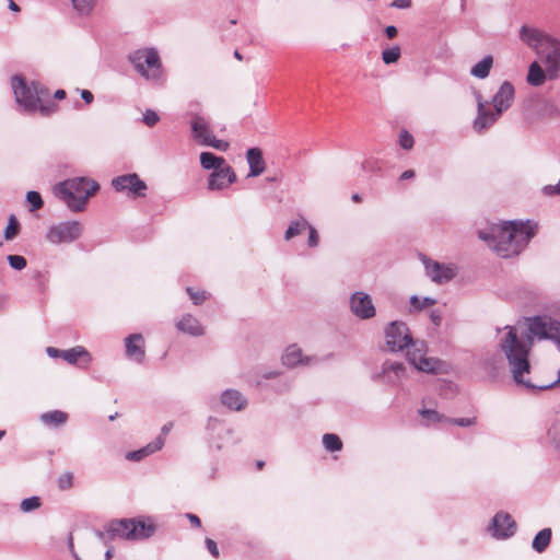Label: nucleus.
I'll list each match as a JSON object with an SVG mask.
<instances>
[{"mask_svg":"<svg viewBox=\"0 0 560 560\" xmlns=\"http://www.w3.org/2000/svg\"><path fill=\"white\" fill-rule=\"evenodd\" d=\"M537 223L527 221H508L494 224L487 231H479L478 236L487 243L498 256L510 258L517 256L536 235Z\"/></svg>","mask_w":560,"mask_h":560,"instance_id":"1","label":"nucleus"},{"mask_svg":"<svg viewBox=\"0 0 560 560\" xmlns=\"http://www.w3.org/2000/svg\"><path fill=\"white\" fill-rule=\"evenodd\" d=\"M11 85L15 102L26 113L39 112L47 116L56 109L55 103L49 101V90L39 82H28L24 77L15 74L11 78Z\"/></svg>","mask_w":560,"mask_h":560,"instance_id":"2","label":"nucleus"},{"mask_svg":"<svg viewBox=\"0 0 560 560\" xmlns=\"http://www.w3.org/2000/svg\"><path fill=\"white\" fill-rule=\"evenodd\" d=\"M100 189L96 180L89 177H73L65 179L54 186V194L62 200L72 212H81L86 202Z\"/></svg>","mask_w":560,"mask_h":560,"instance_id":"3","label":"nucleus"},{"mask_svg":"<svg viewBox=\"0 0 560 560\" xmlns=\"http://www.w3.org/2000/svg\"><path fill=\"white\" fill-rule=\"evenodd\" d=\"M155 525L140 518H121L112 521L105 532L96 530L95 535L100 540L106 541L115 537L127 540L148 539L155 533Z\"/></svg>","mask_w":560,"mask_h":560,"instance_id":"4","label":"nucleus"},{"mask_svg":"<svg viewBox=\"0 0 560 560\" xmlns=\"http://www.w3.org/2000/svg\"><path fill=\"white\" fill-rule=\"evenodd\" d=\"M128 61L142 78L151 82H161L163 67L155 48H140L128 55Z\"/></svg>","mask_w":560,"mask_h":560,"instance_id":"5","label":"nucleus"},{"mask_svg":"<svg viewBox=\"0 0 560 560\" xmlns=\"http://www.w3.org/2000/svg\"><path fill=\"white\" fill-rule=\"evenodd\" d=\"M385 343L389 352H402L411 350L417 339H413L408 325L402 320H394L384 329Z\"/></svg>","mask_w":560,"mask_h":560,"instance_id":"6","label":"nucleus"},{"mask_svg":"<svg viewBox=\"0 0 560 560\" xmlns=\"http://www.w3.org/2000/svg\"><path fill=\"white\" fill-rule=\"evenodd\" d=\"M528 320V336L527 339L518 340L525 345L530 343L533 346V338L552 340L557 348L560 350V322L551 318H545L542 316H534Z\"/></svg>","mask_w":560,"mask_h":560,"instance_id":"7","label":"nucleus"},{"mask_svg":"<svg viewBox=\"0 0 560 560\" xmlns=\"http://www.w3.org/2000/svg\"><path fill=\"white\" fill-rule=\"evenodd\" d=\"M427 343L417 339L413 348L406 353L408 362L419 372L435 374L441 370L443 362L436 358L427 357Z\"/></svg>","mask_w":560,"mask_h":560,"instance_id":"8","label":"nucleus"},{"mask_svg":"<svg viewBox=\"0 0 560 560\" xmlns=\"http://www.w3.org/2000/svg\"><path fill=\"white\" fill-rule=\"evenodd\" d=\"M83 232L79 221H63L49 228L46 238L49 243L58 245L77 241Z\"/></svg>","mask_w":560,"mask_h":560,"instance_id":"9","label":"nucleus"},{"mask_svg":"<svg viewBox=\"0 0 560 560\" xmlns=\"http://www.w3.org/2000/svg\"><path fill=\"white\" fill-rule=\"evenodd\" d=\"M520 38L528 47L536 50V52L542 58L548 50L549 46L556 38L551 37L546 32L536 27L523 25L520 30Z\"/></svg>","mask_w":560,"mask_h":560,"instance_id":"10","label":"nucleus"},{"mask_svg":"<svg viewBox=\"0 0 560 560\" xmlns=\"http://www.w3.org/2000/svg\"><path fill=\"white\" fill-rule=\"evenodd\" d=\"M420 260L423 264L425 275L438 284L447 283L456 277V267L453 265L432 260L422 254L420 255Z\"/></svg>","mask_w":560,"mask_h":560,"instance_id":"11","label":"nucleus"},{"mask_svg":"<svg viewBox=\"0 0 560 560\" xmlns=\"http://www.w3.org/2000/svg\"><path fill=\"white\" fill-rule=\"evenodd\" d=\"M477 102V116L472 121V128L477 132H483L489 129L501 117L502 114H495L497 108L489 107L490 102L483 100L479 92H475Z\"/></svg>","mask_w":560,"mask_h":560,"instance_id":"12","label":"nucleus"},{"mask_svg":"<svg viewBox=\"0 0 560 560\" xmlns=\"http://www.w3.org/2000/svg\"><path fill=\"white\" fill-rule=\"evenodd\" d=\"M112 186L116 191H127L132 198L145 196L147 184L137 173H130L117 176L112 179Z\"/></svg>","mask_w":560,"mask_h":560,"instance_id":"13","label":"nucleus"},{"mask_svg":"<svg viewBox=\"0 0 560 560\" xmlns=\"http://www.w3.org/2000/svg\"><path fill=\"white\" fill-rule=\"evenodd\" d=\"M406 374L407 368L402 362L386 360L382 363L381 371L372 375V380L386 385H397Z\"/></svg>","mask_w":560,"mask_h":560,"instance_id":"14","label":"nucleus"},{"mask_svg":"<svg viewBox=\"0 0 560 560\" xmlns=\"http://www.w3.org/2000/svg\"><path fill=\"white\" fill-rule=\"evenodd\" d=\"M265 380H275V383L270 385V388L278 394L288 393L293 385V378L282 375L278 370H266L255 373L252 382L256 387H262Z\"/></svg>","mask_w":560,"mask_h":560,"instance_id":"15","label":"nucleus"},{"mask_svg":"<svg viewBox=\"0 0 560 560\" xmlns=\"http://www.w3.org/2000/svg\"><path fill=\"white\" fill-rule=\"evenodd\" d=\"M487 530L495 539H508L514 536L516 523L506 512H498L488 525Z\"/></svg>","mask_w":560,"mask_h":560,"instance_id":"16","label":"nucleus"},{"mask_svg":"<svg viewBox=\"0 0 560 560\" xmlns=\"http://www.w3.org/2000/svg\"><path fill=\"white\" fill-rule=\"evenodd\" d=\"M349 307L355 317L363 320L371 319L376 314L372 298L363 291H355L350 295Z\"/></svg>","mask_w":560,"mask_h":560,"instance_id":"17","label":"nucleus"},{"mask_svg":"<svg viewBox=\"0 0 560 560\" xmlns=\"http://www.w3.org/2000/svg\"><path fill=\"white\" fill-rule=\"evenodd\" d=\"M46 353L49 358L52 359L62 358L65 361L72 365L78 364L79 360H82L85 366L92 362L91 353L82 346H75L67 350L47 347Z\"/></svg>","mask_w":560,"mask_h":560,"instance_id":"18","label":"nucleus"},{"mask_svg":"<svg viewBox=\"0 0 560 560\" xmlns=\"http://www.w3.org/2000/svg\"><path fill=\"white\" fill-rule=\"evenodd\" d=\"M320 361V358L316 355H304L301 348L296 345L288 346L281 357L282 364L289 369H294L299 365L318 364Z\"/></svg>","mask_w":560,"mask_h":560,"instance_id":"19","label":"nucleus"},{"mask_svg":"<svg viewBox=\"0 0 560 560\" xmlns=\"http://www.w3.org/2000/svg\"><path fill=\"white\" fill-rule=\"evenodd\" d=\"M237 179L234 170L229 165H224L221 168L211 172L208 177V189L209 190H222L228 188L230 185L235 183Z\"/></svg>","mask_w":560,"mask_h":560,"instance_id":"20","label":"nucleus"},{"mask_svg":"<svg viewBox=\"0 0 560 560\" xmlns=\"http://www.w3.org/2000/svg\"><path fill=\"white\" fill-rule=\"evenodd\" d=\"M514 96L515 90L513 84L509 81H504L491 100L493 107L497 108L495 114L506 112L512 106Z\"/></svg>","mask_w":560,"mask_h":560,"instance_id":"21","label":"nucleus"},{"mask_svg":"<svg viewBox=\"0 0 560 560\" xmlns=\"http://www.w3.org/2000/svg\"><path fill=\"white\" fill-rule=\"evenodd\" d=\"M190 130L192 139L200 145H203L213 136L209 120L199 114L192 115Z\"/></svg>","mask_w":560,"mask_h":560,"instance_id":"22","label":"nucleus"},{"mask_svg":"<svg viewBox=\"0 0 560 560\" xmlns=\"http://www.w3.org/2000/svg\"><path fill=\"white\" fill-rule=\"evenodd\" d=\"M542 61L547 65L548 79L553 80L560 77V42L555 39L542 56Z\"/></svg>","mask_w":560,"mask_h":560,"instance_id":"23","label":"nucleus"},{"mask_svg":"<svg viewBox=\"0 0 560 560\" xmlns=\"http://www.w3.org/2000/svg\"><path fill=\"white\" fill-rule=\"evenodd\" d=\"M126 355L137 363L144 360V339L141 334H131L125 338Z\"/></svg>","mask_w":560,"mask_h":560,"instance_id":"24","label":"nucleus"},{"mask_svg":"<svg viewBox=\"0 0 560 560\" xmlns=\"http://www.w3.org/2000/svg\"><path fill=\"white\" fill-rule=\"evenodd\" d=\"M206 429L208 431L210 442L214 444L218 450L222 448L219 441H221L224 435L232 433V430L222 420L214 417L208 418Z\"/></svg>","mask_w":560,"mask_h":560,"instance_id":"25","label":"nucleus"},{"mask_svg":"<svg viewBox=\"0 0 560 560\" xmlns=\"http://www.w3.org/2000/svg\"><path fill=\"white\" fill-rule=\"evenodd\" d=\"M175 327L178 331L191 337H200L205 334V329L198 318L189 313L184 314L178 320H176Z\"/></svg>","mask_w":560,"mask_h":560,"instance_id":"26","label":"nucleus"},{"mask_svg":"<svg viewBox=\"0 0 560 560\" xmlns=\"http://www.w3.org/2000/svg\"><path fill=\"white\" fill-rule=\"evenodd\" d=\"M246 161L249 166L247 177H257L261 175L266 170V163L262 158L261 149L254 147L246 151Z\"/></svg>","mask_w":560,"mask_h":560,"instance_id":"27","label":"nucleus"},{"mask_svg":"<svg viewBox=\"0 0 560 560\" xmlns=\"http://www.w3.org/2000/svg\"><path fill=\"white\" fill-rule=\"evenodd\" d=\"M221 404L230 410L241 411L247 406L246 397L236 389H225L220 397Z\"/></svg>","mask_w":560,"mask_h":560,"instance_id":"28","label":"nucleus"},{"mask_svg":"<svg viewBox=\"0 0 560 560\" xmlns=\"http://www.w3.org/2000/svg\"><path fill=\"white\" fill-rule=\"evenodd\" d=\"M165 444V439L162 436H156L152 442L147 444L145 446L128 452L126 454V459L131 462H140L143 458L154 454L155 452L160 451Z\"/></svg>","mask_w":560,"mask_h":560,"instance_id":"29","label":"nucleus"},{"mask_svg":"<svg viewBox=\"0 0 560 560\" xmlns=\"http://www.w3.org/2000/svg\"><path fill=\"white\" fill-rule=\"evenodd\" d=\"M547 443L560 456V413L552 419L547 430Z\"/></svg>","mask_w":560,"mask_h":560,"instance_id":"30","label":"nucleus"},{"mask_svg":"<svg viewBox=\"0 0 560 560\" xmlns=\"http://www.w3.org/2000/svg\"><path fill=\"white\" fill-rule=\"evenodd\" d=\"M200 165L202 168L207 171H217L221 168L222 166L226 165L225 159L219 155H215L212 152H201L200 153Z\"/></svg>","mask_w":560,"mask_h":560,"instance_id":"31","label":"nucleus"},{"mask_svg":"<svg viewBox=\"0 0 560 560\" xmlns=\"http://www.w3.org/2000/svg\"><path fill=\"white\" fill-rule=\"evenodd\" d=\"M39 418L45 425L57 428L67 422L68 415L61 410H52L42 413Z\"/></svg>","mask_w":560,"mask_h":560,"instance_id":"32","label":"nucleus"},{"mask_svg":"<svg viewBox=\"0 0 560 560\" xmlns=\"http://www.w3.org/2000/svg\"><path fill=\"white\" fill-rule=\"evenodd\" d=\"M551 537H552L551 528L547 527V528L539 530L535 535V537L532 541V548L538 553L544 552L550 545Z\"/></svg>","mask_w":560,"mask_h":560,"instance_id":"33","label":"nucleus"},{"mask_svg":"<svg viewBox=\"0 0 560 560\" xmlns=\"http://www.w3.org/2000/svg\"><path fill=\"white\" fill-rule=\"evenodd\" d=\"M547 75V67L545 70L535 61L529 66L527 73V82L533 86H540L544 84Z\"/></svg>","mask_w":560,"mask_h":560,"instance_id":"34","label":"nucleus"},{"mask_svg":"<svg viewBox=\"0 0 560 560\" xmlns=\"http://www.w3.org/2000/svg\"><path fill=\"white\" fill-rule=\"evenodd\" d=\"M493 65L492 56H485L480 61L474 65L470 69V74L478 79H486Z\"/></svg>","mask_w":560,"mask_h":560,"instance_id":"35","label":"nucleus"},{"mask_svg":"<svg viewBox=\"0 0 560 560\" xmlns=\"http://www.w3.org/2000/svg\"><path fill=\"white\" fill-rule=\"evenodd\" d=\"M308 222L304 218L291 221L284 233V240L289 241L293 238L294 236L301 234L304 230H306Z\"/></svg>","mask_w":560,"mask_h":560,"instance_id":"36","label":"nucleus"},{"mask_svg":"<svg viewBox=\"0 0 560 560\" xmlns=\"http://www.w3.org/2000/svg\"><path fill=\"white\" fill-rule=\"evenodd\" d=\"M323 445L329 452H339L342 448V441L335 433H326L323 435Z\"/></svg>","mask_w":560,"mask_h":560,"instance_id":"37","label":"nucleus"},{"mask_svg":"<svg viewBox=\"0 0 560 560\" xmlns=\"http://www.w3.org/2000/svg\"><path fill=\"white\" fill-rule=\"evenodd\" d=\"M401 56V50L398 45H395L390 48L384 49L382 51V60L385 65H392L399 60Z\"/></svg>","mask_w":560,"mask_h":560,"instance_id":"38","label":"nucleus"},{"mask_svg":"<svg viewBox=\"0 0 560 560\" xmlns=\"http://www.w3.org/2000/svg\"><path fill=\"white\" fill-rule=\"evenodd\" d=\"M20 232V223L14 214H11L8 221V225L4 229L3 237L7 241L13 240Z\"/></svg>","mask_w":560,"mask_h":560,"instance_id":"39","label":"nucleus"},{"mask_svg":"<svg viewBox=\"0 0 560 560\" xmlns=\"http://www.w3.org/2000/svg\"><path fill=\"white\" fill-rule=\"evenodd\" d=\"M74 10L81 15H88L93 10L96 0H71Z\"/></svg>","mask_w":560,"mask_h":560,"instance_id":"40","label":"nucleus"},{"mask_svg":"<svg viewBox=\"0 0 560 560\" xmlns=\"http://www.w3.org/2000/svg\"><path fill=\"white\" fill-rule=\"evenodd\" d=\"M436 303L435 299L425 296L422 300H420L417 295H412L410 298V304L411 306L417 311H422L427 307H430Z\"/></svg>","mask_w":560,"mask_h":560,"instance_id":"41","label":"nucleus"},{"mask_svg":"<svg viewBox=\"0 0 560 560\" xmlns=\"http://www.w3.org/2000/svg\"><path fill=\"white\" fill-rule=\"evenodd\" d=\"M26 201L30 203L31 208L30 211H36L39 210L43 205V198L38 191L30 190L26 194Z\"/></svg>","mask_w":560,"mask_h":560,"instance_id":"42","label":"nucleus"},{"mask_svg":"<svg viewBox=\"0 0 560 560\" xmlns=\"http://www.w3.org/2000/svg\"><path fill=\"white\" fill-rule=\"evenodd\" d=\"M186 292L188 293L189 298L191 299L195 305L202 304L209 298L208 292L203 290H195L191 287H187Z\"/></svg>","mask_w":560,"mask_h":560,"instance_id":"43","label":"nucleus"},{"mask_svg":"<svg viewBox=\"0 0 560 560\" xmlns=\"http://www.w3.org/2000/svg\"><path fill=\"white\" fill-rule=\"evenodd\" d=\"M419 413L429 423L446 421V419H447L445 416L439 413L436 410H433V409H422L419 411Z\"/></svg>","mask_w":560,"mask_h":560,"instance_id":"44","label":"nucleus"},{"mask_svg":"<svg viewBox=\"0 0 560 560\" xmlns=\"http://www.w3.org/2000/svg\"><path fill=\"white\" fill-rule=\"evenodd\" d=\"M40 506V499L38 497H30L26 499H23L20 509L24 513L32 512Z\"/></svg>","mask_w":560,"mask_h":560,"instance_id":"45","label":"nucleus"},{"mask_svg":"<svg viewBox=\"0 0 560 560\" xmlns=\"http://www.w3.org/2000/svg\"><path fill=\"white\" fill-rule=\"evenodd\" d=\"M7 260L10 267L14 270H23L27 265L26 259L21 255H9Z\"/></svg>","mask_w":560,"mask_h":560,"instance_id":"46","label":"nucleus"},{"mask_svg":"<svg viewBox=\"0 0 560 560\" xmlns=\"http://www.w3.org/2000/svg\"><path fill=\"white\" fill-rule=\"evenodd\" d=\"M57 485L60 490H68L73 485V474L66 471L61 474L57 479Z\"/></svg>","mask_w":560,"mask_h":560,"instance_id":"47","label":"nucleus"},{"mask_svg":"<svg viewBox=\"0 0 560 560\" xmlns=\"http://www.w3.org/2000/svg\"><path fill=\"white\" fill-rule=\"evenodd\" d=\"M413 144V136L407 130H401L399 133V145L405 150H410L412 149Z\"/></svg>","mask_w":560,"mask_h":560,"instance_id":"48","label":"nucleus"},{"mask_svg":"<svg viewBox=\"0 0 560 560\" xmlns=\"http://www.w3.org/2000/svg\"><path fill=\"white\" fill-rule=\"evenodd\" d=\"M205 147H211L219 151H226L230 147L229 142L224 140L217 139L214 135L203 144Z\"/></svg>","mask_w":560,"mask_h":560,"instance_id":"49","label":"nucleus"},{"mask_svg":"<svg viewBox=\"0 0 560 560\" xmlns=\"http://www.w3.org/2000/svg\"><path fill=\"white\" fill-rule=\"evenodd\" d=\"M446 422L458 427H471L476 423V418H448Z\"/></svg>","mask_w":560,"mask_h":560,"instance_id":"50","label":"nucleus"},{"mask_svg":"<svg viewBox=\"0 0 560 560\" xmlns=\"http://www.w3.org/2000/svg\"><path fill=\"white\" fill-rule=\"evenodd\" d=\"M159 119H160L159 115L152 109H147L143 113L142 121L148 127H153L159 121Z\"/></svg>","mask_w":560,"mask_h":560,"instance_id":"51","label":"nucleus"},{"mask_svg":"<svg viewBox=\"0 0 560 560\" xmlns=\"http://www.w3.org/2000/svg\"><path fill=\"white\" fill-rule=\"evenodd\" d=\"M306 229L308 230V238H307L308 246L316 247L319 242V237H318L316 229L313 225H311L310 223Z\"/></svg>","mask_w":560,"mask_h":560,"instance_id":"52","label":"nucleus"},{"mask_svg":"<svg viewBox=\"0 0 560 560\" xmlns=\"http://www.w3.org/2000/svg\"><path fill=\"white\" fill-rule=\"evenodd\" d=\"M205 545H206L207 550L210 552V555L213 558H215V559L219 558L220 551H219L217 542L213 539L206 538Z\"/></svg>","mask_w":560,"mask_h":560,"instance_id":"53","label":"nucleus"},{"mask_svg":"<svg viewBox=\"0 0 560 560\" xmlns=\"http://www.w3.org/2000/svg\"><path fill=\"white\" fill-rule=\"evenodd\" d=\"M481 366L485 369V370H494L495 369V360L493 357H487L485 358L482 361H481Z\"/></svg>","mask_w":560,"mask_h":560,"instance_id":"54","label":"nucleus"},{"mask_svg":"<svg viewBox=\"0 0 560 560\" xmlns=\"http://www.w3.org/2000/svg\"><path fill=\"white\" fill-rule=\"evenodd\" d=\"M390 5L397 9H408L411 7V0H394Z\"/></svg>","mask_w":560,"mask_h":560,"instance_id":"55","label":"nucleus"},{"mask_svg":"<svg viewBox=\"0 0 560 560\" xmlns=\"http://www.w3.org/2000/svg\"><path fill=\"white\" fill-rule=\"evenodd\" d=\"M186 517L188 518L191 526L197 527V528L201 527V521L198 515L192 514V513H187Z\"/></svg>","mask_w":560,"mask_h":560,"instance_id":"56","label":"nucleus"},{"mask_svg":"<svg viewBox=\"0 0 560 560\" xmlns=\"http://www.w3.org/2000/svg\"><path fill=\"white\" fill-rule=\"evenodd\" d=\"M80 95L86 104H91L94 100L93 93L89 90H81Z\"/></svg>","mask_w":560,"mask_h":560,"instance_id":"57","label":"nucleus"},{"mask_svg":"<svg viewBox=\"0 0 560 560\" xmlns=\"http://www.w3.org/2000/svg\"><path fill=\"white\" fill-rule=\"evenodd\" d=\"M397 32H398L397 27L394 26V25H388V26L385 27V35L389 39L394 38L397 35Z\"/></svg>","mask_w":560,"mask_h":560,"instance_id":"58","label":"nucleus"},{"mask_svg":"<svg viewBox=\"0 0 560 560\" xmlns=\"http://www.w3.org/2000/svg\"><path fill=\"white\" fill-rule=\"evenodd\" d=\"M415 175H416L415 171L407 170V171L402 172V174L400 175L399 179L400 180L411 179V178L415 177Z\"/></svg>","mask_w":560,"mask_h":560,"instance_id":"59","label":"nucleus"},{"mask_svg":"<svg viewBox=\"0 0 560 560\" xmlns=\"http://www.w3.org/2000/svg\"><path fill=\"white\" fill-rule=\"evenodd\" d=\"M431 320L434 323V325L439 326L441 324L442 317L441 314L433 311L430 315Z\"/></svg>","mask_w":560,"mask_h":560,"instance_id":"60","label":"nucleus"},{"mask_svg":"<svg viewBox=\"0 0 560 560\" xmlns=\"http://www.w3.org/2000/svg\"><path fill=\"white\" fill-rule=\"evenodd\" d=\"M171 429H172V423H166V424H164V425L162 427V429H161V434H160L159 436H162V438L164 439V436H165L166 434H168V432L171 431Z\"/></svg>","mask_w":560,"mask_h":560,"instance_id":"61","label":"nucleus"},{"mask_svg":"<svg viewBox=\"0 0 560 560\" xmlns=\"http://www.w3.org/2000/svg\"><path fill=\"white\" fill-rule=\"evenodd\" d=\"M66 95H67L66 91L62 89L57 90L54 94L55 98H57V100H63L66 97Z\"/></svg>","mask_w":560,"mask_h":560,"instance_id":"62","label":"nucleus"},{"mask_svg":"<svg viewBox=\"0 0 560 560\" xmlns=\"http://www.w3.org/2000/svg\"><path fill=\"white\" fill-rule=\"evenodd\" d=\"M8 8L11 11H14V12H19L20 11V7L13 0H9Z\"/></svg>","mask_w":560,"mask_h":560,"instance_id":"63","label":"nucleus"},{"mask_svg":"<svg viewBox=\"0 0 560 560\" xmlns=\"http://www.w3.org/2000/svg\"><path fill=\"white\" fill-rule=\"evenodd\" d=\"M352 200L355 201V202H359V201H361V196L359 194H353L352 195Z\"/></svg>","mask_w":560,"mask_h":560,"instance_id":"64","label":"nucleus"}]
</instances>
